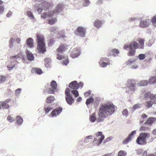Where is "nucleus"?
Masks as SVG:
<instances>
[{"mask_svg":"<svg viewBox=\"0 0 156 156\" xmlns=\"http://www.w3.org/2000/svg\"><path fill=\"white\" fill-rule=\"evenodd\" d=\"M63 7V5L62 4H59L57 5L54 11H49L48 13H43L41 14V17L43 19L51 18L48 20V23L50 25L53 24L56 22L57 20L56 18H53V17L56 16L57 14L60 12Z\"/></svg>","mask_w":156,"mask_h":156,"instance_id":"f03ea898","label":"nucleus"},{"mask_svg":"<svg viewBox=\"0 0 156 156\" xmlns=\"http://www.w3.org/2000/svg\"><path fill=\"white\" fill-rule=\"evenodd\" d=\"M3 108L8 109L9 108V106L6 105V103H5V102H3V101H0V109Z\"/></svg>","mask_w":156,"mask_h":156,"instance_id":"393cba45","label":"nucleus"},{"mask_svg":"<svg viewBox=\"0 0 156 156\" xmlns=\"http://www.w3.org/2000/svg\"><path fill=\"white\" fill-rule=\"evenodd\" d=\"M126 154V152L121 150L119 152L118 156H125Z\"/></svg>","mask_w":156,"mask_h":156,"instance_id":"ea45409f","label":"nucleus"},{"mask_svg":"<svg viewBox=\"0 0 156 156\" xmlns=\"http://www.w3.org/2000/svg\"><path fill=\"white\" fill-rule=\"evenodd\" d=\"M16 122L18 125H20L23 122V119L19 115L17 116L16 117Z\"/></svg>","mask_w":156,"mask_h":156,"instance_id":"a878e982","label":"nucleus"},{"mask_svg":"<svg viewBox=\"0 0 156 156\" xmlns=\"http://www.w3.org/2000/svg\"><path fill=\"white\" fill-rule=\"evenodd\" d=\"M55 90V89H52V88H50L48 89V92L49 94H54Z\"/></svg>","mask_w":156,"mask_h":156,"instance_id":"603ef678","label":"nucleus"},{"mask_svg":"<svg viewBox=\"0 0 156 156\" xmlns=\"http://www.w3.org/2000/svg\"><path fill=\"white\" fill-rule=\"evenodd\" d=\"M7 119L10 122H14L15 120V119L14 118L11 117L10 116H8L7 118Z\"/></svg>","mask_w":156,"mask_h":156,"instance_id":"c9c22d12","label":"nucleus"},{"mask_svg":"<svg viewBox=\"0 0 156 156\" xmlns=\"http://www.w3.org/2000/svg\"><path fill=\"white\" fill-rule=\"evenodd\" d=\"M68 46L66 44H61L57 49V58L58 59H62L65 58V56L62 54V52L67 49Z\"/></svg>","mask_w":156,"mask_h":156,"instance_id":"6e6552de","label":"nucleus"},{"mask_svg":"<svg viewBox=\"0 0 156 156\" xmlns=\"http://www.w3.org/2000/svg\"><path fill=\"white\" fill-rule=\"evenodd\" d=\"M155 119V118H150L147 120L145 122V123L151 124L153 122Z\"/></svg>","mask_w":156,"mask_h":156,"instance_id":"c85d7f7f","label":"nucleus"},{"mask_svg":"<svg viewBox=\"0 0 156 156\" xmlns=\"http://www.w3.org/2000/svg\"><path fill=\"white\" fill-rule=\"evenodd\" d=\"M122 115L126 117L128 116V111L127 109H124L122 112Z\"/></svg>","mask_w":156,"mask_h":156,"instance_id":"58836bf2","label":"nucleus"},{"mask_svg":"<svg viewBox=\"0 0 156 156\" xmlns=\"http://www.w3.org/2000/svg\"><path fill=\"white\" fill-rule=\"evenodd\" d=\"M103 1L102 0H98L96 2V4L99 5L102 4V3Z\"/></svg>","mask_w":156,"mask_h":156,"instance_id":"052dcab7","label":"nucleus"},{"mask_svg":"<svg viewBox=\"0 0 156 156\" xmlns=\"http://www.w3.org/2000/svg\"><path fill=\"white\" fill-rule=\"evenodd\" d=\"M51 87L53 89H56L57 87L56 82L55 80H53L51 83Z\"/></svg>","mask_w":156,"mask_h":156,"instance_id":"cd10ccee","label":"nucleus"},{"mask_svg":"<svg viewBox=\"0 0 156 156\" xmlns=\"http://www.w3.org/2000/svg\"><path fill=\"white\" fill-rule=\"evenodd\" d=\"M4 8L3 6L0 5V14H2L3 12Z\"/></svg>","mask_w":156,"mask_h":156,"instance_id":"4d7b16f0","label":"nucleus"},{"mask_svg":"<svg viewBox=\"0 0 156 156\" xmlns=\"http://www.w3.org/2000/svg\"><path fill=\"white\" fill-rule=\"evenodd\" d=\"M149 83L150 84H154L156 83V76H151L149 79Z\"/></svg>","mask_w":156,"mask_h":156,"instance_id":"b1692460","label":"nucleus"},{"mask_svg":"<svg viewBox=\"0 0 156 156\" xmlns=\"http://www.w3.org/2000/svg\"><path fill=\"white\" fill-rule=\"evenodd\" d=\"M57 30V27H52L50 28L49 30L51 32H53L56 31Z\"/></svg>","mask_w":156,"mask_h":156,"instance_id":"3c124183","label":"nucleus"},{"mask_svg":"<svg viewBox=\"0 0 156 156\" xmlns=\"http://www.w3.org/2000/svg\"><path fill=\"white\" fill-rule=\"evenodd\" d=\"M80 55V48H76L73 50L71 53L70 54V56L71 57L73 58L78 57Z\"/></svg>","mask_w":156,"mask_h":156,"instance_id":"4468645a","label":"nucleus"},{"mask_svg":"<svg viewBox=\"0 0 156 156\" xmlns=\"http://www.w3.org/2000/svg\"><path fill=\"white\" fill-rule=\"evenodd\" d=\"M147 129V128L145 127L144 126H142L140 127V130H141V131H145Z\"/></svg>","mask_w":156,"mask_h":156,"instance_id":"e2e57ef3","label":"nucleus"},{"mask_svg":"<svg viewBox=\"0 0 156 156\" xmlns=\"http://www.w3.org/2000/svg\"><path fill=\"white\" fill-rule=\"evenodd\" d=\"M70 90L66 88L65 91V99L66 102L69 105H71L74 102V100L70 94Z\"/></svg>","mask_w":156,"mask_h":156,"instance_id":"1a4fd4ad","label":"nucleus"},{"mask_svg":"<svg viewBox=\"0 0 156 156\" xmlns=\"http://www.w3.org/2000/svg\"><path fill=\"white\" fill-rule=\"evenodd\" d=\"M26 53L27 58L29 60L32 61L34 59V55L31 52L27 50Z\"/></svg>","mask_w":156,"mask_h":156,"instance_id":"aec40b11","label":"nucleus"},{"mask_svg":"<svg viewBox=\"0 0 156 156\" xmlns=\"http://www.w3.org/2000/svg\"><path fill=\"white\" fill-rule=\"evenodd\" d=\"M150 21L148 19L141 20L140 22L139 27L142 28H146L150 25Z\"/></svg>","mask_w":156,"mask_h":156,"instance_id":"ddd939ff","label":"nucleus"},{"mask_svg":"<svg viewBox=\"0 0 156 156\" xmlns=\"http://www.w3.org/2000/svg\"><path fill=\"white\" fill-rule=\"evenodd\" d=\"M149 81L147 80H143L139 81L137 85L139 87L144 86L147 85Z\"/></svg>","mask_w":156,"mask_h":156,"instance_id":"4be33fe9","label":"nucleus"},{"mask_svg":"<svg viewBox=\"0 0 156 156\" xmlns=\"http://www.w3.org/2000/svg\"><path fill=\"white\" fill-rule=\"evenodd\" d=\"M90 91L89 90L88 92H86L84 93V95L85 97H87L90 94Z\"/></svg>","mask_w":156,"mask_h":156,"instance_id":"13d9d810","label":"nucleus"},{"mask_svg":"<svg viewBox=\"0 0 156 156\" xmlns=\"http://www.w3.org/2000/svg\"><path fill=\"white\" fill-rule=\"evenodd\" d=\"M138 68V66L136 65H133L130 67L131 69H135Z\"/></svg>","mask_w":156,"mask_h":156,"instance_id":"bf43d9fd","label":"nucleus"},{"mask_svg":"<svg viewBox=\"0 0 156 156\" xmlns=\"http://www.w3.org/2000/svg\"><path fill=\"white\" fill-rule=\"evenodd\" d=\"M51 5V4L48 2H42L41 5L36 4L34 7V9L37 11L38 13L40 14L42 12L43 9L46 10L48 9Z\"/></svg>","mask_w":156,"mask_h":156,"instance_id":"423d86ee","label":"nucleus"},{"mask_svg":"<svg viewBox=\"0 0 156 156\" xmlns=\"http://www.w3.org/2000/svg\"><path fill=\"white\" fill-rule=\"evenodd\" d=\"M77 85L79 86V88H82L83 86V83L81 82H80L79 84L77 83Z\"/></svg>","mask_w":156,"mask_h":156,"instance_id":"680f3d73","label":"nucleus"},{"mask_svg":"<svg viewBox=\"0 0 156 156\" xmlns=\"http://www.w3.org/2000/svg\"><path fill=\"white\" fill-rule=\"evenodd\" d=\"M112 61L111 62H99V66L101 67L105 68L108 65H109L110 64L112 65Z\"/></svg>","mask_w":156,"mask_h":156,"instance_id":"412c9836","label":"nucleus"},{"mask_svg":"<svg viewBox=\"0 0 156 156\" xmlns=\"http://www.w3.org/2000/svg\"><path fill=\"white\" fill-rule=\"evenodd\" d=\"M14 39L12 38L10 39V40L9 42V47L10 48H11L13 45V41H14Z\"/></svg>","mask_w":156,"mask_h":156,"instance_id":"de8ad7c7","label":"nucleus"},{"mask_svg":"<svg viewBox=\"0 0 156 156\" xmlns=\"http://www.w3.org/2000/svg\"><path fill=\"white\" fill-rule=\"evenodd\" d=\"M152 134L154 135H156V129L153 130L152 131Z\"/></svg>","mask_w":156,"mask_h":156,"instance_id":"774afa93","label":"nucleus"},{"mask_svg":"<svg viewBox=\"0 0 156 156\" xmlns=\"http://www.w3.org/2000/svg\"><path fill=\"white\" fill-rule=\"evenodd\" d=\"M12 15V12L11 11H9L6 15L7 17H10Z\"/></svg>","mask_w":156,"mask_h":156,"instance_id":"69168bd1","label":"nucleus"},{"mask_svg":"<svg viewBox=\"0 0 156 156\" xmlns=\"http://www.w3.org/2000/svg\"><path fill=\"white\" fill-rule=\"evenodd\" d=\"M77 82L74 81L71 82L69 84V87L70 88L73 90H76L79 88V86L77 85Z\"/></svg>","mask_w":156,"mask_h":156,"instance_id":"dca6fc26","label":"nucleus"},{"mask_svg":"<svg viewBox=\"0 0 156 156\" xmlns=\"http://www.w3.org/2000/svg\"><path fill=\"white\" fill-rule=\"evenodd\" d=\"M90 3L89 0H83V5L84 7L87 6L89 5Z\"/></svg>","mask_w":156,"mask_h":156,"instance_id":"4c0bfd02","label":"nucleus"},{"mask_svg":"<svg viewBox=\"0 0 156 156\" xmlns=\"http://www.w3.org/2000/svg\"><path fill=\"white\" fill-rule=\"evenodd\" d=\"M111 61H110V60L108 58H101L99 61V62H111Z\"/></svg>","mask_w":156,"mask_h":156,"instance_id":"c03bdc74","label":"nucleus"},{"mask_svg":"<svg viewBox=\"0 0 156 156\" xmlns=\"http://www.w3.org/2000/svg\"><path fill=\"white\" fill-rule=\"evenodd\" d=\"M136 131L134 130L132 131L131 133L128 135V136L125 138L122 141V143L123 144H127L131 140V139L133 136V135L136 133Z\"/></svg>","mask_w":156,"mask_h":156,"instance_id":"2eb2a0df","label":"nucleus"},{"mask_svg":"<svg viewBox=\"0 0 156 156\" xmlns=\"http://www.w3.org/2000/svg\"><path fill=\"white\" fill-rule=\"evenodd\" d=\"M135 61L134 60L130 59L126 62V65L128 66H130L132 63H133Z\"/></svg>","mask_w":156,"mask_h":156,"instance_id":"49530a36","label":"nucleus"},{"mask_svg":"<svg viewBox=\"0 0 156 156\" xmlns=\"http://www.w3.org/2000/svg\"><path fill=\"white\" fill-rule=\"evenodd\" d=\"M138 58L140 60H143L145 58V55L144 54H140L138 55Z\"/></svg>","mask_w":156,"mask_h":156,"instance_id":"a18cd8bd","label":"nucleus"},{"mask_svg":"<svg viewBox=\"0 0 156 156\" xmlns=\"http://www.w3.org/2000/svg\"><path fill=\"white\" fill-rule=\"evenodd\" d=\"M113 137L112 136H110L109 137H108L105 140H104V142H107L110 141L111 140L113 139Z\"/></svg>","mask_w":156,"mask_h":156,"instance_id":"5fc2aeb1","label":"nucleus"},{"mask_svg":"<svg viewBox=\"0 0 156 156\" xmlns=\"http://www.w3.org/2000/svg\"><path fill=\"white\" fill-rule=\"evenodd\" d=\"M10 99H7L4 101H3V102H5V103H6V105H8L9 106V105L8 104V102H10Z\"/></svg>","mask_w":156,"mask_h":156,"instance_id":"0e129e2a","label":"nucleus"},{"mask_svg":"<svg viewBox=\"0 0 156 156\" xmlns=\"http://www.w3.org/2000/svg\"><path fill=\"white\" fill-rule=\"evenodd\" d=\"M33 43L34 40L31 38H29L26 41L27 44L30 48H32L34 47V45Z\"/></svg>","mask_w":156,"mask_h":156,"instance_id":"a211bd4d","label":"nucleus"},{"mask_svg":"<svg viewBox=\"0 0 156 156\" xmlns=\"http://www.w3.org/2000/svg\"><path fill=\"white\" fill-rule=\"evenodd\" d=\"M37 41V49L40 53H44L46 51L45 44L44 42V37L40 34H36Z\"/></svg>","mask_w":156,"mask_h":156,"instance_id":"20e7f679","label":"nucleus"},{"mask_svg":"<svg viewBox=\"0 0 156 156\" xmlns=\"http://www.w3.org/2000/svg\"><path fill=\"white\" fill-rule=\"evenodd\" d=\"M105 138V136L104 135H102L101 136V137L100 139L99 140H98V144H101L103 140Z\"/></svg>","mask_w":156,"mask_h":156,"instance_id":"6e6d98bb","label":"nucleus"},{"mask_svg":"<svg viewBox=\"0 0 156 156\" xmlns=\"http://www.w3.org/2000/svg\"><path fill=\"white\" fill-rule=\"evenodd\" d=\"M75 34L80 37H84L86 34V29L81 27H79L75 32Z\"/></svg>","mask_w":156,"mask_h":156,"instance_id":"9d476101","label":"nucleus"},{"mask_svg":"<svg viewBox=\"0 0 156 156\" xmlns=\"http://www.w3.org/2000/svg\"><path fill=\"white\" fill-rule=\"evenodd\" d=\"M141 104H136L133 107V110L132 111H134L136 110V109L139 108L141 107Z\"/></svg>","mask_w":156,"mask_h":156,"instance_id":"e433bc0d","label":"nucleus"},{"mask_svg":"<svg viewBox=\"0 0 156 156\" xmlns=\"http://www.w3.org/2000/svg\"><path fill=\"white\" fill-rule=\"evenodd\" d=\"M115 106L111 103H108L101 105L98 112V118H97L96 113H93L90 116V121L92 122L95 121L97 122H103L104 118L113 113L115 111Z\"/></svg>","mask_w":156,"mask_h":156,"instance_id":"f257e3e1","label":"nucleus"},{"mask_svg":"<svg viewBox=\"0 0 156 156\" xmlns=\"http://www.w3.org/2000/svg\"><path fill=\"white\" fill-rule=\"evenodd\" d=\"M55 100L54 97L50 96L48 97L46 99V101L48 103H51Z\"/></svg>","mask_w":156,"mask_h":156,"instance_id":"473e14b6","label":"nucleus"},{"mask_svg":"<svg viewBox=\"0 0 156 156\" xmlns=\"http://www.w3.org/2000/svg\"><path fill=\"white\" fill-rule=\"evenodd\" d=\"M20 41H21L20 39L19 38H17L16 39V42L18 44H20Z\"/></svg>","mask_w":156,"mask_h":156,"instance_id":"338daca9","label":"nucleus"},{"mask_svg":"<svg viewBox=\"0 0 156 156\" xmlns=\"http://www.w3.org/2000/svg\"><path fill=\"white\" fill-rule=\"evenodd\" d=\"M149 133H141L136 140V143L139 145H144L147 144L146 138L149 137Z\"/></svg>","mask_w":156,"mask_h":156,"instance_id":"39448f33","label":"nucleus"},{"mask_svg":"<svg viewBox=\"0 0 156 156\" xmlns=\"http://www.w3.org/2000/svg\"><path fill=\"white\" fill-rule=\"evenodd\" d=\"M119 53V50L116 49H114L112 50V55L114 56H116Z\"/></svg>","mask_w":156,"mask_h":156,"instance_id":"f704fd0d","label":"nucleus"},{"mask_svg":"<svg viewBox=\"0 0 156 156\" xmlns=\"http://www.w3.org/2000/svg\"><path fill=\"white\" fill-rule=\"evenodd\" d=\"M21 89L18 88L15 90V94L16 96H19L21 93Z\"/></svg>","mask_w":156,"mask_h":156,"instance_id":"37998d69","label":"nucleus"},{"mask_svg":"<svg viewBox=\"0 0 156 156\" xmlns=\"http://www.w3.org/2000/svg\"><path fill=\"white\" fill-rule=\"evenodd\" d=\"M149 98L153 101L154 103L156 104V94L154 95L151 94L150 92L145 93L144 95V99L147 100Z\"/></svg>","mask_w":156,"mask_h":156,"instance_id":"9b49d317","label":"nucleus"},{"mask_svg":"<svg viewBox=\"0 0 156 156\" xmlns=\"http://www.w3.org/2000/svg\"><path fill=\"white\" fill-rule=\"evenodd\" d=\"M72 94L73 95L75 98L78 97L79 95V92L76 90H72L71 91Z\"/></svg>","mask_w":156,"mask_h":156,"instance_id":"7c9ffc66","label":"nucleus"},{"mask_svg":"<svg viewBox=\"0 0 156 156\" xmlns=\"http://www.w3.org/2000/svg\"><path fill=\"white\" fill-rule=\"evenodd\" d=\"M153 103H154V102L153 101H149L146 102L145 103V105L147 106L148 107H151L152 106ZM154 104H155L154 103Z\"/></svg>","mask_w":156,"mask_h":156,"instance_id":"c756f323","label":"nucleus"},{"mask_svg":"<svg viewBox=\"0 0 156 156\" xmlns=\"http://www.w3.org/2000/svg\"><path fill=\"white\" fill-rule=\"evenodd\" d=\"M136 83L134 80H128L127 82L128 90L126 92L128 93H132L136 90Z\"/></svg>","mask_w":156,"mask_h":156,"instance_id":"0eeeda50","label":"nucleus"},{"mask_svg":"<svg viewBox=\"0 0 156 156\" xmlns=\"http://www.w3.org/2000/svg\"><path fill=\"white\" fill-rule=\"evenodd\" d=\"M62 111V108L58 107L52 110L50 115L52 117H56L59 115Z\"/></svg>","mask_w":156,"mask_h":156,"instance_id":"f8f14e48","label":"nucleus"},{"mask_svg":"<svg viewBox=\"0 0 156 156\" xmlns=\"http://www.w3.org/2000/svg\"><path fill=\"white\" fill-rule=\"evenodd\" d=\"M152 21L153 25L156 27V16H154L152 18Z\"/></svg>","mask_w":156,"mask_h":156,"instance_id":"8fccbe9b","label":"nucleus"},{"mask_svg":"<svg viewBox=\"0 0 156 156\" xmlns=\"http://www.w3.org/2000/svg\"><path fill=\"white\" fill-rule=\"evenodd\" d=\"M45 65L46 67L48 68L50 67L51 61L49 58H46L45 59Z\"/></svg>","mask_w":156,"mask_h":156,"instance_id":"bb28decb","label":"nucleus"},{"mask_svg":"<svg viewBox=\"0 0 156 156\" xmlns=\"http://www.w3.org/2000/svg\"><path fill=\"white\" fill-rule=\"evenodd\" d=\"M65 58H63L61 60L64 59L63 60L62 62V64L63 65L66 66L69 63L68 60L67 59V57L66 56H65Z\"/></svg>","mask_w":156,"mask_h":156,"instance_id":"2f4dec72","label":"nucleus"},{"mask_svg":"<svg viewBox=\"0 0 156 156\" xmlns=\"http://www.w3.org/2000/svg\"><path fill=\"white\" fill-rule=\"evenodd\" d=\"M6 79L5 76L2 75H0V83L4 82Z\"/></svg>","mask_w":156,"mask_h":156,"instance_id":"a19ab883","label":"nucleus"},{"mask_svg":"<svg viewBox=\"0 0 156 156\" xmlns=\"http://www.w3.org/2000/svg\"><path fill=\"white\" fill-rule=\"evenodd\" d=\"M137 41L140 44V45L136 41H133L130 44H126L124 47V49L127 50L129 48L130 51L128 53L127 55L129 56L134 55L135 52V50L140 48V49L143 48L144 47V39L141 38H139Z\"/></svg>","mask_w":156,"mask_h":156,"instance_id":"7ed1b4c3","label":"nucleus"},{"mask_svg":"<svg viewBox=\"0 0 156 156\" xmlns=\"http://www.w3.org/2000/svg\"><path fill=\"white\" fill-rule=\"evenodd\" d=\"M94 101V99L92 97L87 99L86 101V104L87 105H88L89 104L93 102Z\"/></svg>","mask_w":156,"mask_h":156,"instance_id":"72a5a7b5","label":"nucleus"},{"mask_svg":"<svg viewBox=\"0 0 156 156\" xmlns=\"http://www.w3.org/2000/svg\"><path fill=\"white\" fill-rule=\"evenodd\" d=\"M31 72L32 73H36L39 75L42 74L43 73L41 69L37 68H33L31 70Z\"/></svg>","mask_w":156,"mask_h":156,"instance_id":"5701e85b","label":"nucleus"},{"mask_svg":"<svg viewBox=\"0 0 156 156\" xmlns=\"http://www.w3.org/2000/svg\"><path fill=\"white\" fill-rule=\"evenodd\" d=\"M154 42L153 39H151L147 43V45L148 47L151 46Z\"/></svg>","mask_w":156,"mask_h":156,"instance_id":"79ce46f5","label":"nucleus"},{"mask_svg":"<svg viewBox=\"0 0 156 156\" xmlns=\"http://www.w3.org/2000/svg\"><path fill=\"white\" fill-rule=\"evenodd\" d=\"M44 108L46 113H48L49 111L51 110L52 109V108L51 107H45Z\"/></svg>","mask_w":156,"mask_h":156,"instance_id":"864d4df0","label":"nucleus"},{"mask_svg":"<svg viewBox=\"0 0 156 156\" xmlns=\"http://www.w3.org/2000/svg\"><path fill=\"white\" fill-rule=\"evenodd\" d=\"M15 65L12 64V63L11 64V65H7V67L8 69L9 70H11L14 67Z\"/></svg>","mask_w":156,"mask_h":156,"instance_id":"09e8293b","label":"nucleus"},{"mask_svg":"<svg viewBox=\"0 0 156 156\" xmlns=\"http://www.w3.org/2000/svg\"><path fill=\"white\" fill-rule=\"evenodd\" d=\"M104 23V22L102 20H96L94 22V26L96 27L99 29L101 27L102 24Z\"/></svg>","mask_w":156,"mask_h":156,"instance_id":"f3484780","label":"nucleus"},{"mask_svg":"<svg viewBox=\"0 0 156 156\" xmlns=\"http://www.w3.org/2000/svg\"><path fill=\"white\" fill-rule=\"evenodd\" d=\"M27 16L29 19L31 20L33 22H35L36 21V19L32 12L30 10H29L27 12Z\"/></svg>","mask_w":156,"mask_h":156,"instance_id":"6ab92c4d","label":"nucleus"}]
</instances>
